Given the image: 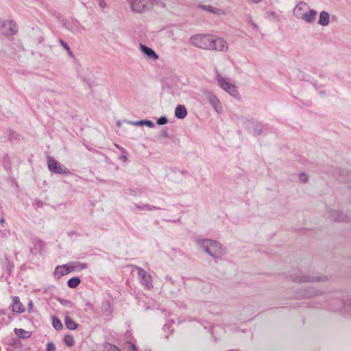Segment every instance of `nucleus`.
<instances>
[{"instance_id":"35","label":"nucleus","mask_w":351,"mask_h":351,"mask_svg":"<svg viewBox=\"0 0 351 351\" xmlns=\"http://www.w3.org/2000/svg\"><path fill=\"white\" fill-rule=\"evenodd\" d=\"M299 178L302 182H306L308 180V177L306 176V174H305L304 173H301L300 174Z\"/></svg>"},{"instance_id":"32","label":"nucleus","mask_w":351,"mask_h":351,"mask_svg":"<svg viewBox=\"0 0 351 351\" xmlns=\"http://www.w3.org/2000/svg\"><path fill=\"white\" fill-rule=\"evenodd\" d=\"M168 119L166 117H160L157 119V124L160 125H165L167 123Z\"/></svg>"},{"instance_id":"29","label":"nucleus","mask_w":351,"mask_h":351,"mask_svg":"<svg viewBox=\"0 0 351 351\" xmlns=\"http://www.w3.org/2000/svg\"><path fill=\"white\" fill-rule=\"evenodd\" d=\"M52 325H53V328L56 330H60L62 328V324L60 320L56 317H53Z\"/></svg>"},{"instance_id":"17","label":"nucleus","mask_w":351,"mask_h":351,"mask_svg":"<svg viewBox=\"0 0 351 351\" xmlns=\"http://www.w3.org/2000/svg\"><path fill=\"white\" fill-rule=\"evenodd\" d=\"M330 23V15L326 11H322L319 13L318 24L322 26H327Z\"/></svg>"},{"instance_id":"6","label":"nucleus","mask_w":351,"mask_h":351,"mask_svg":"<svg viewBox=\"0 0 351 351\" xmlns=\"http://www.w3.org/2000/svg\"><path fill=\"white\" fill-rule=\"evenodd\" d=\"M47 162L48 169L54 173L63 175H69L71 173L70 170L67 167L60 164L51 156H47Z\"/></svg>"},{"instance_id":"41","label":"nucleus","mask_w":351,"mask_h":351,"mask_svg":"<svg viewBox=\"0 0 351 351\" xmlns=\"http://www.w3.org/2000/svg\"><path fill=\"white\" fill-rule=\"evenodd\" d=\"M119 158H120V160H123V161H125V162H126V161H127V160H128L127 156H126L125 155H121V156H119Z\"/></svg>"},{"instance_id":"38","label":"nucleus","mask_w":351,"mask_h":351,"mask_svg":"<svg viewBox=\"0 0 351 351\" xmlns=\"http://www.w3.org/2000/svg\"><path fill=\"white\" fill-rule=\"evenodd\" d=\"M99 6L100 7L101 9L104 10L107 6L106 1L105 0H100L99 1Z\"/></svg>"},{"instance_id":"26","label":"nucleus","mask_w":351,"mask_h":351,"mask_svg":"<svg viewBox=\"0 0 351 351\" xmlns=\"http://www.w3.org/2000/svg\"><path fill=\"white\" fill-rule=\"evenodd\" d=\"M58 42L61 45V46H62V47L66 51L68 55L71 58H73V53L69 45L62 39H59Z\"/></svg>"},{"instance_id":"36","label":"nucleus","mask_w":351,"mask_h":351,"mask_svg":"<svg viewBox=\"0 0 351 351\" xmlns=\"http://www.w3.org/2000/svg\"><path fill=\"white\" fill-rule=\"evenodd\" d=\"M60 302L63 305H66V306H68L69 307L71 306V302L68 300L62 299V300H60Z\"/></svg>"},{"instance_id":"2","label":"nucleus","mask_w":351,"mask_h":351,"mask_svg":"<svg viewBox=\"0 0 351 351\" xmlns=\"http://www.w3.org/2000/svg\"><path fill=\"white\" fill-rule=\"evenodd\" d=\"M134 13L142 14L149 12L154 5L165 6L160 0H127Z\"/></svg>"},{"instance_id":"22","label":"nucleus","mask_w":351,"mask_h":351,"mask_svg":"<svg viewBox=\"0 0 351 351\" xmlns=\"http://www.w3.org/2000/svg\"><path fill=\"white\" fill-rule=\"evenodd\" d=\"M8 140L11 142L21 141V136L12 130H10L8 132Z\"/></svg>"},{"instance_id":"39","label":"nucleus","mask_w":351,"mask_h":351,"mask_svg":"<svg viewBox=\"0 0 351 351\" xmlns=\"http://www.w3.org/2000/svg\"><path fill=\"white\" fill-rule=\"evenodd\" d=\"M249 23L251 25V27L255 29V30H257L258 29V25L254 22L252 21L251 19L249 21Z\"/></svg>"},{"instance_id":"9","label":"nucleus","mask_w":351,"mask_h":351,"mask_svg":"<svg viewBox=\"0 0 351 351\" xmlns=\"http://www.w3.org/2000/svg\"><path fill=\"white\" fill-rule=\"evenodd\" d=\"M326 279V278L324 276H311L302 274L296 275L293 278V280L297 282L324 281Z\"/></svg>"},{"instance_id":"30","label":"nucleus","mask_w":351,"mask_h":351,"mask_svg":"<svg viewBox=\"0 0 351 351\" xmlns=\"http://www.w3.org/2000/svg\"><path fill=\"white\" fill-rule=\"evenodd\" d=\"M64 342L67 346L71 347L73 346L75 341L72 335H67L64 338Z\"/></svg>"},{"instance_id":"1","label":"nucleus","mask_w":351,"mask_h":351,"mask_svg":"<svg viewBox=\"0 0 351 351\" xmlns=\"http://www.w3.org/2000/svg\"><path fill=\"white\" fill-rule=\"evenodd\" d=\"M197 244L201 249L213 258H221L226 253L221 244L211 239H199Z\"/></svg>"},{"instance_id":"10","label":"nucleus","mask_w":351,"mask_h":351,"mask_svg":"<svg viewBox=\"0 0 351 351\" xmlns=\"http://www.w3.org/2000/svg\"><path fill=\"white\" fill-rule=\"evenodd\" d=\"M1 27L3 34L5 35H14L17 32L16 24L13 21H5L2 22Z\"/></svg>"},{"instance_id":"40","label":"nucleus","mask_w":351,"mask_h":351,"mask_svg":"<svg viewBox=\"0 0 351 351\" xmlns=\"http://www.w3.org/2000/svg\"><path fill=\"white\" fill-rule=\"evenodd\" d=\"M77 267H79V269H82L86 267V265L84 263H78Z\"/></svg>"},{"instance_id":"44","label":"nucleus","mask_w":351,"mask_h":351,"mask_svg":"<svg viewBox=\"0 0 351 351\" xmlns=\"http://www.w3.org/2000/svg\"><path fill=\"white\" fill-rule=\"evenodd\" d=\"M130 348L132 351H137V348L134 344H131Z\"/></svg>"},{"instance_id":"4","label":"nucleus","mask_w":351,"mask_h":351,"mask_svg":"<svg viewBox=\"0 0 351 351\" xmlns=\"http://www.w3.org/2000/svg\"><path fill=\"white\" fill-rule=\"evenodd\" d=\"M216 80L218 82V85L231 96L238 98L239 92L237 91L236 86L231 83L230 80L221 76L217 71H216Z\"/></svg>"},{"instance_id":"46","label":"nucleus","mask_w":351,"mask_h":351,"mask_svg":"<svg viewBox=\"0 0 351 351\" xmlns=\"http://www.w3.org/2000/svg\"><path fill=\"white\" fill-rule=\"evenodd\" d=\"M32 302H29V306H32Z\"/></svg>"},{"instance_id":"13","label":"nucleus","mask_w":351,"mask_h":351,"mask_svg":"<svg viewBox=\"0 0 351 351\" xmlns=\"http://www.w3.org/2000/svg\"><path fill=\"white\" fill-rule=\"evenodd\" d=\"M330 218L331 220L337 222L347 221L349 217L339 210H331L330 212Z\"/></svg>"},{"instance_id":"5","label":"nucleus","mask_w":351,"mask_h":351,"mask_svg":"<svg viewBox=\"0 0 351 351\" xmlns=\"http://www.w3.org/2000/svg\"><path fill=\"white\" fill-rule=\"evenodd\" d=\"M201 92L204 101H207L217 112L219 113L222 111L223 107L221 101L212 91L202 89Z\"/></svg>"},{"instance_id":"25","label":"nucleus","mask_w":351,"mask_h":351,"mask_svg":"<svg viewBox=\"0 0 351 351\" xmlns=\"http://www.w3.org/2000/svg\"><path fill=\"white\" fill-rule=\"evenodd\" d=\"M136 208L138 210H160V208L156 207L155 206L149 205V204H136Z\"/></svg>"},{"instance_id":"34","label":"nucleus","mask_w":351,"mask_h":351,"mask_svg":"<svg viewBox=\"0 0 351 351\" xmlns=\"http://www.w3.org/2000/svg\"><path fill=\"white\" fill-rule=\"evenodd\" d=\"M263 129L260 125H256V128L254 130V135H260L262 133Z\"/></svg>"},{"instance_id":"7","label":"nucleus","mask_w":351,"mask_h":351,"mask_svg":"<svg viewBox=\"0 0 351 351\" xmlns=\"http://www.w3.org/2000/svg\"><path fill=\"white\" fill-rule=\"evenodd\" d=\"M73 263H69L68 264L57 266L53 272L54 278L60 279L61 277L75 270V267L73 266Z\"/></svg>"},{"instance_id":"27","label":"nucleus","mask_w":351,"mask_h":351,"mask_svg":"<svg viewBox=\"0 0 351 351\" xmlns=\"http://www.w3.org/2000/svg\"><path fill=\"white\" fill-rule=\"evenodd\" d=\"M4 268L7 272L10 274L14 268V264L7 257L5 258Z\"/></svg>"},{"instance_id":"8","label":"nucleus","mask_w":351,"mask_h":351,"mask_svg":"<svg viewBox=\"0 0 351 351\" xmlns=\"http://www.w3.org/2000/svg\"><path fill=\"white\" fill-rule=\"evenodd\" d=\"M135 268L138 271V276L141 280V284L148 289L152 287V278L151 275L140 267L135 266Z\"/></svg>"},{"instance_id":"16","label":"nucleus","mask_w":351,"mask_h":351,"mask_svg":"<svg viewBox=\"0 0 351 351\" xmlns=\"http://www.w3.org/2000/svg\"><path fill=\"white\" fill-rule=\"evenodd\" d=\"M307 6L308 5L306 3L303 1L300 2L293 10V15L297 19H299V16H301L304 13L302 11L304 10Z\"/></svg>"},{"instance_id":"12","label":"nucleus","mask_w":351,"mask_h":351,"mask_svg":"<svg viewBox=\"0 0 351 351\" xmlns=\"http://www.w3.org/2000/svg\"><path fill=\"white\" fill-rule=\"evenodd\" d=\"M317 14V12L315 10L311 9L308 12H304L301 16H299L298 19H301L307 23H313Z\"/></svg>"},{"instance_id":"20","label":"nucleus","mask_w":351,"mask_h":351,"mask_svg":"<svg viewBox=\"0 0 351 351\" xmlns=\"http://www.w3.org/2000/svg\"><path fill=\"white\" fill-rule=\"evenodd\" d=\"M64 323L66 327L69 330H75L77 327V324L69 315L65 316Z\"/></svg>"},{"instance_id":"28","label":"nucleus","mask_w":351,"mask_h":351,"mask_svg":"<svg viewBox=\"0 0 351 351\" xmlns=\"http://www.w3.org/2000/svg\"><path fill=\"white\" fill-rule=\"evenodd\" d=\"M14 332L21 338H27L29 337V332L21 328H15Z\"/></svg>"},{"instance_id":"21","label":"nucleus","mask_w":351,"mask_h":351,"mask_svg":"<svg viewBox=\"0 0 351 351\" xmlns=\"http://www.w3.org/2000/svg\"><path fill=\"white\" fill-rule=\"evenodd\" d=\"M131 124L134 125H147L149 128H153L154 126V122L149 120H141L138 121H130Z\"/></svg>"},{"instance_id":"33","label":"nucleus","mask_w":351,"mask_h":351,"mask_svg":"<svg viewBox=\"0 0 351 351\" xmlns=\"http://www.w3.org/2000/svg\"><path fill=\"white\" fill-rule=\"evenodd\" d=\"M46 351H56V346L52 342H49L47 344Z\"/></svg>"},{"instance_id":"24","label":"nucleus","mask_w":351,"mask_h":351,"mask_svg":"<svg viewBox=\"0 0 351 351\" xmlns=\"http://www.w3.org/2000/svg\"><path fill=\"white\" fill-rule=\"evenodd\" d=\"M80 282L81 280L78 277H73L67 281V285L69 287L74 289L80 285Z\"/></svg>"},{"instance_id":"11","label":"nucleus","mask_w":351,"mask_h":351,"mask_svg":"<svg viewBox=\"0 0 351 351\" xmlns=\"http://www.w3.org/2000/svg\"><path fill=\"white\" fill-rule=\"evenodd\" d=\"M211 41L212 47H210V50L225 51L228 49L227 43L223 39L221 38H214L212 36Z\"/></svg>"},{"instance_id":"42","label":"nucleus","mask_w":351,"mask_h":351,"mask_svg":"<svg viewBox=\"0 0 351 351\" xmlns=\"http://www.w3.org/2000/svg\"><path fill=\"white\" fill-rule=\"evenodd\" d=\"M116 147H117L118 149H119L123 153H125V149L121 147H120L119 145H118L117 144H115L114 145Z\"/></svg>"},{"instance_id":"45","label":"nucleus","mask_w":351,"mask_h":351,"mask_svg":"<svg viewBox=\"0 0 351 351\" xmlns=\"http://www.w3.org/2000/svg\"><path fill=\"white\" fill-rule=\"evenodd\" d=\"M4 223H5V219L3 217L1 218L0 219V223L3 225Z\"/></svg>"},{"instance_id":"14","label":"nucleus","mask_w":351,"mask_h":351,"mask_svg":"<svg viewBox=\"0 0 351 351\" xmlns=\"http://www.w3.org/2000/svg\"><path fill=\"white\" fill-rule=\"evenodd\" d=\"M140 49L147 58L151 60H157L158 58V56L156 54V53L152 48L146 45L140 44Z\"/></svg>"},{"instance_id":"23","label":"nucleus","mask_w":351,"mask_h":351,"mask_svg":"<svg viewBox=\"0 0 351 351\" xmlns=\"http://www.w3.org/2000/svg\"><path fill=\"white\" fill-rule=\"evenodd\" d=\"M199 8H202V10H205V11H207V12H211V13H214V14H219L221 12V10L219 8H215V7H213L211 5H200Z\"/></svg>"},{"instance_id":"3","label":"nucleus","mask_w":351,"mask_h":351,"mask_svg":"<svg viewBox=\"0 0 351 351\" xmlns=\"http://www.w3.org/2000/svg\"><path fill=\"white\" fill-rule=\"evenodd\" d=\"M212 36L208 34H195L190 38V43L198 48L210 50Z\"/></svg>"},{"instance_id":"43","label":"nucleus","mask_w":351,"mask_h":351,"mask_svg":"<svg viewBox=\"0 0 351 351\" xmlns=\"http://www.w3.org/2000/svg\"><path fill=\"white\" fill-rule=\"evenodd\" d=\"M343 305H344L345 307L346 306H351V298L349 299V300H348L346 302H344Z\"/></svg>"},{"instance_id":"37","label":"nucleus","mask_w":351,"mask_h":351,"mask_svg":"<svg viewBox=\"0 0 351 351\" xmlns=\"http://www.w3.org/2000/svg\"><path fill=\"white\" fill-rule=\"evenodd\" d=\"M160 137L161 138H167L169 137V133L167 130H163L160 132Z\"/></svg>"},{"instance_id":"19","label":"nucleus","mask_w":351,"mask_h":351,"mask_svg":"<svg viewBox=\"0 0 351 351\" xmlns=\"http://www.w3.org/2000/svg\"><path fill=\"white\" fill-rule=\"evenodd\" d=\"M322 292L320 291L315 289L313 287H308L304 291V293L302 294V295L304 297L310 298L319 295Z\"/></svg>"},{"instance_id":"15","label":"nucleus","mask_w":351,"mask_h":351,"mask_svg":"<svg viewBox=\"0 0 351 351\" xmlns=\"http://www.w3.org/2000/svg\"><path fill=\"white\" fill-rule=\"evenodd\" d=\"M187 115V110L184 106L178 105L175 109V116L179 119H184Z\"/></svg>"},{"instance_id":"18","label":"nucleus","mask_w":351,"mask_h":351,"mask_svg":"<svg viewBox=\"0 0 351 351\" xmlns=\"http://www.w3.org/2000/svg\"><path fill=\"white\" fill-rule=\"evenodd\" d=\"M12 311L18 313H21L24 311L23 306L20 302L19 297L13 298Z\"/></svg>"},{"instance_id":"31","label":"nucleus","mask_w":351,"mask_h":351,"mask_svg":"<svg viewBox=\"0 0 351 351\" xmlns=\"http://www.w3.org/2000/svg\"><path fill=\"white\" fill-rule=\"evenodd\" d=\"M33 242L36 245H38L40 250H43L45 247V242L39 238H34L33 239Z\"/></svg>"}]
</instances>
